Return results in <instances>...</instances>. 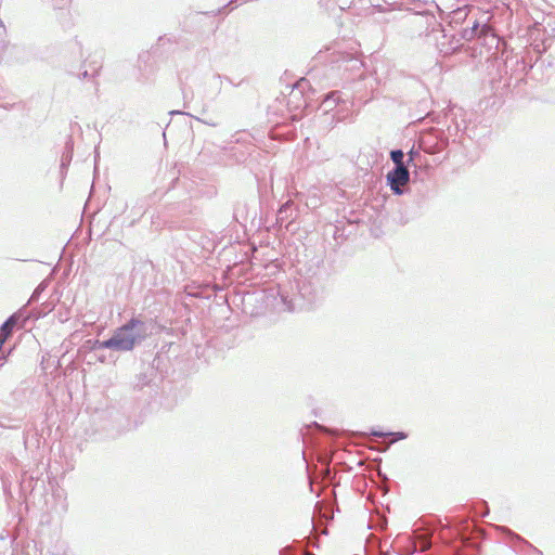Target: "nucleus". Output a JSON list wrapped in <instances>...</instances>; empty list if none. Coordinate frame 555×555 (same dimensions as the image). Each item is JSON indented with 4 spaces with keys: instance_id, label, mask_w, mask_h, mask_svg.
I'll use <instances>...</instances> for the list:
<instances>
[{
    "instance_id": "1",
    "label": "nucleus",
    "mask_w": 555,
    "mask_h": 555,
    "mask_svg": "<svg viewBox=\"0 0 555 555\" xmlns=\"http://www.w3.org/2000/svg\"><path fill=\"white\" fill-rule=\"evenodd\" d=\"M149 335L147 323L141 319L131 318L127 323L117 327L109 339L96 340L94 348L127 352L141 345Z\"/></svg>"
},
{
    "instance_id": "2",
    "label": "nucleus",
    "mask_w": 555,
    "mask_h": 555,
    "mask_svg": "<svg viewBox=\"0 0 555 555\" xmlns=\"http://www.w3.org/2000/svg\"><path fill=\"white\" fill-rule=\"evenodd\" d=\"M387 180L395 194H402L401 186L405 185L410 180V172L406 166L395 167L387 173Z\"/></svg>"
},
{
    "instance_id": "3",
    "label": "nucleus",
    "mask_w": 555,
    "mask_h": 555,
    "mask_svg": "<svg viewBox=\"0 0 555 555\" xmlns=\"http://www.w3.org/2000/svg\"><path fill=\"white\" fill-rule=\"evenodd\" d=\"M18 320L17 314L11 315L0 327V337L7 338L11 335L13 327L16 325Z\"/></svg>"
},
{
    "instance_id": "4",
    "label": "nucleus",
    "mask_w": 555,
    "mask_h": 555,
    "mask_svg": "<svg viewBox=\"0 0 555 555\" xmlns=\"http://www.w3.org/2000/svg\"><path fill=\"white\" fill-rule=\"evenodd\" d=\"M391 160L395 163L396 167L405 166L403 163L404 154L401 150H395L390 153Z\"/></svg>"
},
{
    "instance_id": "5",
    "label": "nucleus",
    "mask_w": 555,
    "mask_h": 555,
    "mask_svg": "<svg viewBox=\"0 0 555 555\" xmlns=\"http://www.w3.org/2000/svg\"><path fill=\"white\" fill-rule=\"evenodd\" d=\"M372 435L376 436V437L396 436L397 440H402V439L406 438V435L404 433H387V434H385L382 431H373Z\"/></svg>"
},
{
    "instance_id": "6",
    "label": "nucleus",
    "mask_w": 555,
    "mask_h": 555,
    "mask_svg": "<svg viewBox=\"0 0 555 555\" xmlns=\"http://www.w3.org/2000/svg\"><path fill=\"white\" fill-rule=\"evenodd\" d=\"M478 27H479V25L477 23H475L470 29L464 30L463 37L467 40H470L472 38H474L477 35Z\"/></svg>"
},
{
    "instance_id": "7",
    "label": "nucleus",
    "mask_w": 555,
    "mask_h": 555,
    "mask_svg": "<svg viewBox=\"0 0 555 555\" xmlns=\"http://www.w3.org/2000/svg\"><path fill=\"white\" fill-rule=\"evenodd\" d=\"M339 96L336 92H333L332 94L327 95L324 100L323 104L326 108H331L332 104H335L338 101Z\"/></svg>"
},
{
    "instance_id": "8",
    "label": "nucleus",
    "mask_w": 555,
    "mask_h": 555,
    "mask_svg": "<svg viewBox=\"0 0 555 555\" xmlns=\"http://www.w3.org/2000/svg\"><path fill=\"white\" fill-rule=\"evenodd\" d=\"M487 28H488L487 26H482V28H481V33H482V34H486Z\"/></svg>"
}]
</instances>
